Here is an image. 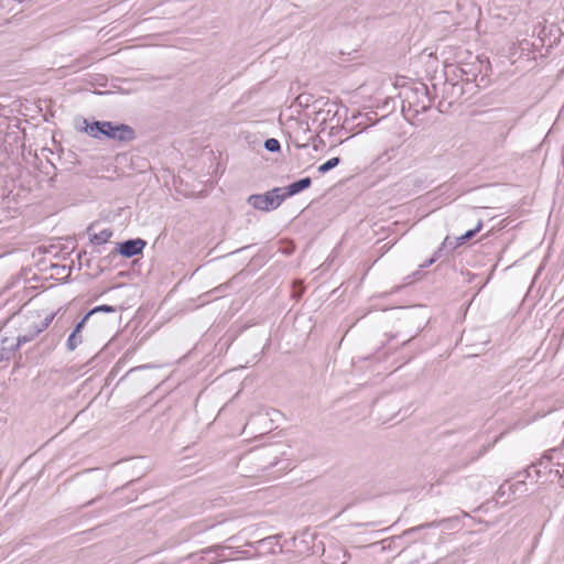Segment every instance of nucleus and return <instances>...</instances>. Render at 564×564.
Listing matches in <instances>:
<instances>
[{
    "instance_id": "23",
    "label": "nucleus",
    "mask_w": 564,
    "mask_h": 564,
    "mask_svg": "<svg viewBox=\"0 0 564 564\" xmlns=\"http://www.w3.org/2000/svg\"><path fill=\"white\" fill-rule=\"evenodd\" d=\"M523 475L524 477H530L529 469L524 470L523 473H520L519 476Z\"/></svg>"
},
{
    "instance_id": "26",
    "label": "nucleus",
    "mask_w": 564,
    "mask_h": 564,
    "mask_svg": "<svg viewBox=\"0 0 564 564\" xmlns=\"http://www.w3.org/2000/svg\"><path fill=\"white\" fill-rule=\"evenodd\" d=\"M275 465H278V462H276V460H274V462L270 463V467H273V466H275Z\"/></svg>"
},
{
    "instance_id": "10",
    "label": "nucleus",
    "mask_w": 564,
    "mask_h": 564,
    "mask_svg": "<svg viewBox=\"0 0 564 564\" xmlns=\"http://www.w3.org/2000/svg\"><path fill=\"white\" fill-rule=\"evenodd\" d=\"M459 246H456V238L446 236L436 250V256H446L456 250Z\"/></svg>"
},
{
    "instance_id": "1",
    "label": "nucleus",
    "mask_w": 564,
    "mask_h": 564,
    "mask_svg": "<svg viewBox=\"0 0 564 564\" xmlns=\"http://www.w3.org/2000/svg\"><path fill=\"white\" fill-rule=\"evenodd\" d=\"M77 130L87 133L95 139L107 138L118 142H131L135 138L134 130L126 123H113L111 121L89 122L86 118H77L75 121Z\"/></svg>"
},
{
    "instance_id": "24",
    "label": "nucleus",
    "mask_w": 564,
    "mask_h": 564,
    "mask_svg": "<svg viewBox=\"0 0 564 564\" xmlns=\"http://www.w3.org/2000/svg\"><path fill=\"white\" fill-rule=\"evenodd\" d=\"M95 501H96V500H95V499H93V500H90V501L86 502V503L84 505V507H88V506L93 505Z\"/></svg>"
},
{
    "instance_id": "4",
    "label": "nucleus",
    "mask_w": 564,
    "mask_h": 564,
    "mask_svg": "<svg viewBox=\"0 0 564 564\" xmlns=\"http://www.w3.org/2000/svg\"><path fill=\"white\" fill-rule=\"evenodd\" d=\"M19 346V341L14 337L0 335V362L13 357Z\"/></svg>"
},
{
    "instance_id": "7",
    "label": "nucleus",
    "mask_w": 564,
    "mask_h": 564,
    "mask_svg": "<svg viewBox=\"0 0 564 564\" xmlns=\"http://www.w3.org/2000/svg\"><path fill=\"white\" fill-rule=\"evenodd\" d=\"M225 550H226V547L220 546V545H215V546L203 550L202 551L203 563L204 564H213V563L223 561L224 558H226V555L224 554Z\"/></svg>"
},
{
    "instance_id": "18",
    "label": "nucleus",
    "mask_w": 564,
    "mask_h": 564,
    "mask_svg": "<svg viewBox=\"0 0 564 564\" xmlns=\"http://www.w3.org/2000/svg\"><path fill=\"white\" fill-rule=\"evenodd\" d=\"M442 258V256H436V251L434 252L433 257L426 260L423 264L420 265V268H427L432 265L437 259Z\"/></svg>"
},
{
    "instance_id": "28",
    "label": "nucleus",
    "mask_w": 564,
    "mask_h": 564,
    "mask_svg": "<svg viewBox=\"0 0 564 564\" xmlns=\"http://www.w3.org/2000/svg\"><path fill=\"white\" fill-rule=\"evenodd\" d=\"M403 183H404L405 185H409V183H410V182H409V180H404V182H403Z\"/></svg>"
},
{
    "instance_id": "25",
    "label": "nucleus",
    "mask_w": 564,
    "mask_h": 564,
    "mask_svg": "<svg viewBox=\"0 0 564 564\" xmlns=\"http://www.w3.org/2000/svg\"><path fill=\"white\" fill-rule=\"evenodd\" d=\"M429 107H430V104L425 105V104L423 102V104H422L421 109H422V110H425V109H427Z\"/></svg>"
},
{
    "instance_id": "21",
    "label": "nucleus",
    "mask_w": 564,
    "mask_h": 564,
    "mask_svg": "<svg viewBox=\"0 0 564 564\" xmlns=\"http://www.w3.org/2000/svg\"><path fill=\"white\" fill-rule=\"evenodd\" d=\"M486 447H482L476 455L471 456L468 460V463H471L474 460H476L477 458H479L485 452H486Z\"/></svg>"
},
{
    "instance_id": "6",
    "label": "nucleus",
    "mask_w": 564,
    "mask_h": 564,
    "mask_svg": "<svg viewBox=\"0 0 564 564\" xmlns=\"http://www.w3.org/2000/svg\"><path fill=\"white\" fill-rule=\"evenodd\" d=\"M88 315H85L75 326L74 330L67 338L66 346L69 351L75 350L83 341L82 329L84 328Z\"/></svg>"
},
{
    "instance_id": "2",
    "label": "nucleus",
    "mask_w": 564,
    "mask_h": 564,
    "mask_svg": "<svg viewBox=\"0 0 564 564\" xmlns=\"http://www.w3.org/2000/svg\"><path fill=\"white\" fill-rule=\"evenodd\" d=\"M55 313H45L42 311H29L22 316L19 326V334L15 338L19 345L32 341L36 336L44 332L53 322Z\"/></svg>"
},
{
    "instance_id": "12",
    "label": "nucleus",
    "mask_w": 564,
    "mask_h": 564,
    "mask_svg": "<svg viewBox=\"0 0 564 564\" xmlns=\"http://www.w3.org/2000/svg\"><path fill=\"white\" fill-rule=\"evenodd\" d=\"M248 204L259 212H268L261 194L250 195L247 199Z\"/></svg>"
},
{
    "instance_id": "9",
    "label": "nucleus",
    "mask_w": 564,
    "mask_h": 564,
    "mask_svg": "<svg viewBox=\"0 0 564 564\" xmlns=\"http://www.w3.org/2000/svg\"><path fill=\"white\" fill-rule=\"evenodd\" d=\"M312 180L310 177L301 178L296 182H293L286 187H282L284 189L285 198L302 192L303 189L311 186Z\"/></svg>"
},
{
    "instance_id": "27",
    "label": "nucleus",
    "mask_w": 564,
    "mask_h": 564,
    "mask_svg": "<svg viewBox=\"0 0 564 564\" xmlns=\"http://www.w3.org/2000/svg\"><path fill=\"white\" fill-rule=\"evenodd\" d=\"M543 459H550L549 455H544V456H543V458H542V460H543Z\"/></svg>"
},
{
    "instance_id": "20",
    "label": "nucleus",
    "mask_w": 564,
    "mask_h": 564,
    "mask_svg": "<svg viewBox=\"0 0 564 564\" xmlns=\"http://www.w3.org/2000/svg\"><path fill=\"white\" fill-rule=\"evenodd\" d=\"M415 94H421L424 98H427V87L425 85H421L415 89Z\"/></svg>"
},
{
    "instance_id": "16",
    "label": "nucleus",
    "mask_w": 564,
    "mask_h": 564,
    "mask_svg": "<svg viewBox=\"0 0 564 564\" xmlns=\"http://www.w3.org/2000/svg\"><path fill=\"white\" fill-rule=\"evenodd\" d=\"M98 312L113 313V312H116V308L111 305H99V306L94 307L86 315H88V318H89L93 314L98 313Z\"/></svg>"
},
{
    "instance_id": "8",
    "label": "nucleus",
    "mask_w": 564,
    "mask_h": 564,
    "mask_svg": "<svg viewBox=\"0 0 564 564\" xmlns=\"http://www.w3.org/2000/svg\"><path fill=\"white\" fill-rule=\"evenodd\" d=\"M95 225L91 224L87 228V234L89 236V241L93 245H102L106 243L112 236V231L110 229H102L99 232L94 231Z\"/></svg>"
},
{
    "instance_id": "13",
    "label": "nucleus",
    "mask_w": 564,
    "mask_h": 564,
    "mask_svg": "<svg viewBox=\"0 0 564 564\" xmlns=\"http://www.w3.org/2000/svg\"><path fill=\"white\" fill-rule=\"evenodd\" d=\"M340 163V159L339 158H332L329 159L328 161H326L325 163H323L322 165L318 166V172L321 174H325L326 172L330 171L332 169L336 167L338 164Z\"/></svg>"
},
{
    "instance_id": "11",
    "label": "nucleus",
    "mask_w": 564,
    "mask_h": 564,
    "mask_svg": "<svg viewBox=\"0 0 564 564\" xmlns=\"http://www.w3.org/2000/svg\"><path fill=\"white\" fill-rule=\"evenodd\" d=\"M482 227L481 220H478L477 225L473 229H467L463 235L455 237L456 246H462L468 240H470Z\"/></svg>"
},
{
    "instance_id": "17",
    "label": "nucleus",
    "mask_w": 564,
    "mask_h": 564,
    "mask_svg": "<svg viewBox=\"0 0 564 564\" xmlns=\"http://www.w3.org/2000/svg\"><path fill=\"white\" fill-rule=\"evenodd\" d=\"M440 523L441 522H437V521L424 523V524L417 525L415 528H412L410 531H417V530H421V529H424V528H435V527H438Z\"/></svg>"
},
{
    "instance_id": "22",
    "label": "nucleus",
    "mask_w": 564,
    "mask_h": 564,
    "mask_svg": "<svg viewBox=\"0 0 564 564\" xmlns=\"http://www.w3.org/2000/svg\"><path fill=\"white\" fill-rule=\"evenodd\" d=\"M135 221H137L138 224H142V225H145V224H148V223H149V221H147L145 219H142V214H137Z\"/></svg>"
},
{
    "instance_id": "3",
    "label": "nucleus",
    "mask_w": 564,
    "mask_h": 564,
    "mask_svg": "<svg viewBox=\"0 0 564 564\" xmlns=\"http://www.w3.org/2000/svg\"><path fill=\"white\" fill-rule=\"evenodd\" d=\"M147 241L141 238L129 239L118 243L117 251L124 258H132L142 253Z\"/></svg>"
},
{
    "instance_id": "5",
    "label": "nucleus",
    "mask_w": 564,
    "mask_h": 564,
    "mask_svg": "<svg viewBox=\"0 0 564 564\" xmlns=\"http://www.w3.org/2000/svg\"><path fill=\"white\" fill-rule=\"evenodd\" d=\"M261 195L268 212L270 209H276L285 199L284 189L282 187H275Z\"/></svg>"
},
{
    "instance_id": "14",
    "label": "nucleus",
    "mask_w": 564,
    "mask_h": 564,
    "mask_svg": "<svg viewBox=\"0 0 564 564\" xmlns=\"http://www.w3.org/2000/svg\"><path fill=\"white\" fill-rule=\"evenodd\" d=\"M508 490L510 491V495L514 496L518 492L524 494L528 489L524 480H518L514 484L508 485Z\"/></svg>"
},
{
    "instance_id": "15",
    "label": "nucleus",
    "mask_w": 564,
    "mask_h": 564,
    "mask_svg": "<svg viewBox=\"0 0 564 564\" xmlns=\"http://www.w3.org/2000/svg\"><path fill=\"white\" fill-rule=\"evenodd\" d=\"M280 148L281 145L279 140L274 138H270L264 141V149L269 152H278L280 151Z\"/></svg>"
},
{
    "instance_id": "19",
    "label": "nucleus",
    "mask_w": 564,
    "mask_h": 564,
    "mask_svg": "<svg viewBox=\"0 0 564 564\" xmlns=\"http://www.w3.org/2000/svg\"><path fill=\"white\" fill-rule=\"evenodd\" d=\"M509 495L510 496V491L508 490V484H502L499 488H498V491H497V495L499 497H503L505 495Z\"/></svg>"
}]
</instances>
